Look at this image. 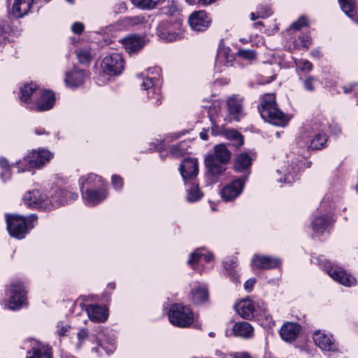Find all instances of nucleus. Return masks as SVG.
Listing matches in <instances>:
<instances>
[{"label": "nucleus", "instance_id": "nucleus-1", "mask_svg": "<svg viewBox=\"0 0 358 358\" xmlns=\"http://www.w3.org/2000/svg\"><path fill=\"white\" fill-rule=\"evenodd\" d=\"M259 110L262 117L273 125L285 127L290 120L287 114L277 107L273 94L263 96Z\"/></svg>", "mask_w": 358, "mask_h": 358}, {"label": "nucleus", "instance_id": "nucleus-2", "mask_svg": "<svg viewBox=\"0 0 358 358\" xmlns=\"http://www.w3.org/2000/svg\"><path fill=\"white\" fill-rule=\"evenodd\" d=\"M5 294L7 299L5 301L4 305L8 309L19 310L27 304V288L20 280H14L10 282L6 287Z\"/></svg>", "mask_w": 358, "mask_h": 358}, {"label": "nucleus", "instance_id": "nucleus-3", "mask_svg": "<svg viewBox=\"0 0 358 358\" xmlns=\"http://www.w3.org/2000/svg\"><path fill=\"white\" fill-rule=\"evenodd\" d=\"M96 296L93 294L81 295L74 302V308L85 310L89 319L94 322H104L108 317V310L106 306L94 305Z\"/></svg>", "mask_w": 358, "mask_h": 358}, {"label": "nucleus", "instance_id": "nucleus-4", "mask_svg": "<svg viewBox=\"0 0 358 358\" xmlns=\"http://www.w3.org/2000/svg\"><path fill=\"white\" fill-rule=\"evenodd\" d=\"M171 324L180 328H187L194 324L196 320L192 310L182 303L173 304L168 313Z\"/></svg>", "mask_w": 358, "mask_h": 358}, {"label": "nucleus", "instance_id": "nucleus-5", "mask_svg": "<svg viewBox=\"0 0 358 358\" xmlns=\"http://www.w3.org/2000/svg\"><path fill=\"white\" fill-rule=\"evenodd\" d=\"M52 157L53 154L45 149L33 150L24 159L26 168L22 171H29L30 169L34 168H41L44 164L49 162Z\"/></svg>", "mask_w": 358, "mask_h": 358}, {"label": "nucleus", "instance_id": "nucleus-6", "mask_svg": "<svg viewBox=\"0 0 358 358\" xmlns=\"http://www.w3.org/2000/svg\"><path fill=\"white\" fill-rule=\"evenodd\" d=\"M7 229L10 236L22 238L28 233L25 217L19 215H6Z\"/></svg>", "mask_w": 358, "mask_h": 358}, {"label": "nucleus", "instance_id": "nucleus-7", "mask_svg": "<svg viewBox=\"0 0 358 358\" xmlns=\"http://www.w3.org/2000/svg\"><path fill=\"white\" fill-rule=\"evenodd\" d=\"M23 200L28 207L50 210L49 200H48V198L45 199L39 190L34 189L27 192L24 194Z\"/></svg>", "mask_w": 358, "mask_h": 358}, {"label": "nucleus", "instance_id": "nucleus-8", "mask_svg": "<svg viewBox=\"0 0 358 358\" xmlns=\"http://www.w3.org/2000/svg\"><path fill=\"white\" fill-rule=\"evenodd\" d=\"M103 71L110 76L121 73L124 69V62L122 57L117 53H113L103 58L101 62Z\"/></svg>", "mask_w": 358, "mask_h": 358}, {"label": "nucleus", "instance_id": "nucleus-9", "mask_svg": "<svg viewBox=\"0 0 358 358\" xmlns=\"http://www.w3.org/2000/svg\"><path fill=\"white\" fill-rule=\"evenodd\" d=\"M245 180L246 176L241 177L224 187L221 192L222 199L230 201L238 197L243 191Z\"/></svg>", "mask_w": 358, "mask_h": 358}, {"label": "nucleus", "instance_id": "nucleus-10", "mask_svg": "<svg viewBox=\"0 0 358 358\" xmlns=\"http://www.w3.org/2000/svg\"><path fill=\"white\" fill-rule=\"evenodd\" d=\"M141 87L148 92V99L155 106L162 103V95L160 87L155 83V79L146 78L141 83Z\"/></svg>", "mask_w": 358, "mask_h": 358}, {"label": "nucleus", "instance_id": "nucleus-11", "mask_svg": "<svg viewBox=\"0 0 358 358\" xmlns=\"http://www.w3.org/2000/svg\"><path fill=\"white\" fill-rule=\"evenodd\" d=\"M210 22V17L204 10L195 11L189 17L190 27L196 31H205Z\"/></svg>", "mask_w": 358, "mask_h": 358}, {"label": "nucleus", "instance_id": "nucleus-12", "mask_svg": "<svg viewBox=\"0 0 358 358\" xmlns=\"http://www.w3.org/2000/svg\"><path fill=\"white\" fill-rule=\"evenodd\" d=\"M313 341L317 346L322 350L336 351L337 345L333 336L322 331H317L313 334Z\"/></svg>", "mask_w": 358, "mask_h": 358}, {"label": "nucleus", "instance_id": "nucleus-13", "mask_svg": "<svg viewBox=\"0 0 358 358\" xmlns=\"http://www.w3.org/2000/svg\"><path fill=\"white\" fill-rule=\"evenodd\" d=\"M38 98L35 102L34 109L36 111H45L51 109L55 105V96L52 91L40 90L37 92Z\"/></svg>", "mask_w": 358, "mask_h": 358}, {"label": "nucleus", "instance_id": "nucleus-14", "mask_svg": "<svg viewBox=\"0 0 358 358\" xmlns=\"http://www.w3.org/2000/svg\"><path fill=\"white\" fill-rule=\"evenodd\" d=\"M236 312L243 318L250 320L257 316L259 308L257 302L249 299H245L235 306Z\"/></svg>", "mask_w": 358, "mask_h": 358}, {"label": "nucleus", "instance_id": "nucleus-15", "mask_svg": "<svg viewBox=\"0 0 358 358\" xmlns=\"http://www.w3.org/2000/svg\"><path fill=\"white\" fill-rule=\"evenodd\" d=\"M179 169L185 181L192 180L198 174V161L195 158L185 159L180 164Z\"/></svg>", "mask_w": 358, "mask_h": 358}, {"label": "nucleus", "instance_id": "nucleus-16", "mask_svg": "<svg viewBox=\"0 0 358 358\" xmlns=\"http://www.w3.org/2000/svg\"><path fill=\"white\" fill-rule=\"evenodd\" d=\"M301 330V326L296 322H285L280 329V338L285 342L291 343L295 341Z\"/></svg>", "mask_w": 358, "mask_h": 358}, {"label": "nucleus", "instance_id": "nucleus-17", "mask_svg": "<svg viewBox=\"0 0 358 358\" xmlns=\"http://www.w3.org/2000/svg\"><path fill=\"white\" fill-rule=\"evenodd\" d=\"M251 266L256 268H273L280 267L282 261L276 257L255 255L252 259Z\"/></svg>", "mask_w": 358, "mask_h": 358}, {"label": "nucleus", "instance_id": "nucleus-18", "mask_svg": "<svg viewBox=\"0 0 358 358\" xmlns=\"http://www.w3.org/2000/svg\"><path fill=\"white\" fill-rule=\"evenodd\" d=\"M227 105L231 118L236 121H239L243 116V99L238 95L234 94L228 98Z\"/></svg>", "mask_w": 358, "mask_h": 358}, {"label": "nucleus", "instance_id": "nucleus-19", "mask_svg": "<svg viewBox=\"0 0 358 358\" xmlns=\"http://www.w3.org/2000/svg\"><path fill=\"white\" fill-rule=\"evenodd\" d=\"M327 274L336 282L350 287L356 285V278L347 270H326Z\"/></svg>", "mask_w": 358, "mask_h": 358}, {"label": "nucleus", "instance_id": "nucleus-20", "mask_svg": "<svg viewBox=\"0 0 358 358\" xmlns=\"http://www.w3.org/2000/svg\"><path fill=\"white\" fill-rule=\"evenodd\" d=\"M126 51L131 54L136 52L145 45L144 38L138 35H130L120 41Z\"/></svg>", "mask_w": 358, "mask_h": 358}, {"label": "nucleus", "instance_id": "nucleus-21", "mask_svg": "<svg viewBox=\"0 0 358 358\" xmlns=\"http://www.w3.org/2000/svg\"><path fill=\"white\" fill-rule=\"evenodd\" d=\"M81 192L88 191L89 189H99L105 187L101 177L94 173H90L80 180Z\"/></svg>", "mask_w": 358, "mask_h": 358}, {"label": "nucleus", "instance_id": "nucleus-22", "mask_svg": "<svg viewBox=\"0 0 358 358\" xmlns=\"http://www.w3.org/2000/svg\"><path fill=\"white\" fill-rule=\"evenodd\" d=\"M86 203L95 206L103 201L107 196V192L105 187L99 189H89L88 191L82 193Z\"/></svg>", "mask_w": 358, "mask_h": 358}, {"label": "nucleus", "instance_id": "nucleus-23", "mask_svg": "<svg viewBox=\"0 0 358 358\" xmlns=\"http://www.w3.org/2000/svg\"><path fill=\"white\" fill-rule=\"evenodd\" d=\"M157 34L159 38L166 41H176L178 36V34L173 31L169 22L166 20L161 21L158 24Z\"/></svg>", "mask_w": 358, "mask_h": 358}, {"label": "nucleus", "instance_id": "nucleus-24", "mask_svg": "<svg viewBox=\"0 0 358 358\" xmlns=\"http://www.w3.org/2000/svg\"><path fill=\"white\" fill-rule=\"evenodd\" d=\"M86 77L85 71L75 68L72 71L66 73L65 82L71 87H78L83 84Z\"/></svg>", "mask_w": 358, "mask_h": 358}, {"label": "nucleus", "instance_id": "nucleus-25", "mask_svg": "<svg viewBox=\"0 0 358 358\" xmlns=\"http://www.w3.org/2000/svg\"><path fill=\"white\" fill-rule=\"evenodd\" d=\"M257 307L259 308L256 316L257 320L261 321L262 322V325L265 327H273L275 325V321L268 313L267 306L265 303L262 301H257Z\"/></svg>", "mask_w": 358, "mask_h": 358}, {"label": "nucleus", "instance_id": "nucleus-26", "mask_svg": "<svg viewBox=\"0 0 358 358\" xmlns=\"http://www.w3.org/2000/svg\"><path fill=\"white\" fill-rule=\"evenodd\" d=\"M97 343L108 355L113 353L116 349L115 336L108 332L99 334Z\"/></svg>", "mask_w": 358, "mask_h": 358}, {"label": "nucleus", "instance_id": "nucleus-27", "mask_svg": "<svg viewBox=\"0 0 358 358\" xmlns=\"http://www.w3.org/2000/svg\"><path fill=\"white\" fill-rule=\"evenodd\" d=\"M48 203L50 205V210L52 208H58L60 206L68 203L67 189L58 188L54 191V193L48 198Z\"/></svg>", "mask_w": 358, "mask_h": 358}, {"label": "nucleus", "instance_id": "nucleus-28", "mask_svg": "<svg viewBox=\"0 0 358 358\" xmlns=\"http://www.w3.org/2000/svg\"><path fill=\"white\" fill-rule=\"evenodd\" d=\"M233 332L236 336L250 338L254 335V329L248 322H239L234 324Z\"/></svg>", "mask_w": 358, "mask_h": 358}, {"label": "nucleus", "instance_id": "nucleus-29", "mask_svg": "<svg viewBox=\"0 0 358 358\" xmlns=\"http://www.w3.org/2000/svg\"><path fill=\"white\" fill-rule=\"evenodd\" d=\"M27 358H52L51 348L38 343L27 352Z\"/></svg>", "mask_w": 358, "mask_h": 358}, {"label": "nucleus", "instance_id": "nucleus-30", "mask_svg": "<svg viewBox=\"0 0 358 358\" xmlns=\"http://www.w3.org/2000/svg\"><path fill=\"white\" fill-rule=\"evenodd\" d=\"M252 164V158L248 153H241L237 156L235 159L234 167L237 172H247L246 177L248 176L250 169Z\"/></svg>", "mask_w": 358, "mask_h": 358}, {"label": "nucleus", "instance_id": "nucleus-31", "mask_svg": "<svg viewBox=\"0 0 358 358\" xmlns=\"http://www.w3.org/2000/svg\"><path fill=\"white\" fill-rule=\"evenodd\" d=\"M332 222V218L327 215L315 217L312 222L313 230L316 234H322Z\"/></svg>", "mask_w": 358, "mask_h": 358}, {"label": "nucleus", "instance_id": "nucleus-32", "mask_svg": "<svg viewBox=\"0 0 358 358\" xmlns=\"http://www.w3.org/2000/svg\"><path fill=\"white\" fill-rule=\"evenodd\" d=\"M31 6V0H15L12 13L17 18L22 17L29 12Z\"/></svg>", "mask_w": 358, "mask_h": 358}, {"label": "nucleus", "instance_id": "nucleus-33", "mask_svg": "<svg viewBox=\"0 0 358 358\" xmlns=\"http://www.w3.org/2000/svg\"><path fill=\"white\" fill-rule=\"evenodd\" d=\"M205 164L208 167L209 173L215 178L221 176L226 170L225 164H221L215 161L213 157H207L205 159Z\"/></svg>", "mask_w": 358, "mask_h": 358}, {"label": "nucleus", "instance_id": "nucleus-34", "mask_svg": "<svg viewBox=\"0 0 358 358\" xmlns=\"http://www.w3.org/2000/svg\"><path fill=\"white\" fill-rule=\"evenodd\" d=\"M213 255L210 252H203V249L199 248L190 254L187 261L188 265L193 266L199 262H210L213 259Z\"/></svg>", "mask_w": 358, "mask_h": 358}, {"label": "nucleus", "instance_id": "nucleus-35", "mask_svg": "<svg viewBox=\"0 0 358 358\" xmlns=\"http://www.w3.org/2000/svg\"><path fill=\"white\" fill-rule=\"evenodd\" d=\"M208 157H213L215 161L221 164H227L230 159L231 152L224 145L219 144L215 147V154Z\"/></svg>", "mask_w": 358, "mask_h": 358}, {"label": "nucleus", "instance_id": "nucleus-36", "mask_svg": "<svg viewBox=\"0 0 358 358\" xmlns=\"http://www.w3.org/2000/svg\"><path fill=\"white\" fill-rule=\"evenodd\" d=\"M192 301L195 304H201L208 299V292L205 286L198 285L191 292Z\"/></svg>", "mask_w": 358, "mask_h": 358}, {"label": "nucleus", "instance_id": "nucleus-37", "mask_svg": "<svg viewBox=\"0 0 358 358\" xmlns=\"http://www.w3.org/2000/svg\"><path fill=\"white\" fill-rule=\"evenodd\" d=\"M279 174H284L283 179L282 178H280V182H284L285 183H292L295 180V178L297 176L298 168L296 166H291L290 169L287 168L284 169L283 168L281 170H278Z\"/></svg>", "mask_w": 358, "mask_h": 358}, {"label": "nucleus", "instance_id": "nucleus-38", "mask_svg": "<svg viewBox=\"0 0 358 358\" xmlns=\"http://www.w3.org/2000/svg\"><path fill=\"white\" fill-rule=\"evenodd\" d=\"M36 92H38L36 90V86L34 83L26 84L23 87L20 88V99L24 103H28L30 99L31 95Z\"/></svg>", "mask_w": 358, "mask_h": 358}, {"label": "nucleus", "instance_id": "nucleus-39", "mask_svg": "<svg viewBox=\"0 0 358 358\" xmlns=\"http://www.w3.org/2000/svg\"><path fill=\"white\" fill-rule=\"evenodd\" d=\"M188 142L182 141L176 145H173L170 148V154L173 157H180L184 155L189 147Z\"/></svg>", "mask_w": 358, "mask_h": 358}, {"label": "nucleus", "instance_id": "nucleus-40", "mask_svg": "<svg viewBox=\"0 0 358 358\" xmlns=\"http://www.w3.org/2000/svg\"><path fill=\"white\" fill-rule=\"evenodd\" d=\"M327 141V136L325 134H317L311 141L309 148L311 150H321Z\"/></svg>", "mask_w": 358, "mask_h": 358}, {"label": "nucleus", "instance_id": "nucleus-41", "mask_svg": "<svg viewBox=\"0 0 358 358\" xmlns=\"http://www.w3.org/2000/svg\"><path fill=\"white\" fill-rule=\"evenodd\" d=\"M203 196V194L199 189V185L196 183H192L188 189L187 199L189 202H194L199 200Z\"/></svg>", "mask_w": 358, "mask_h": 358}, {"label": "nucleus", "instance_id": "nucleus-42", "mask_svg": "<svg viewBox=\"0 0 358 358\" xmlns=\"http://www.w3.org/2000/svg\"><path fill=\"white\" fill-rule=\"evenodd\" d=\"M136 6L143 9L154 8L161 0H131Z\"/></svg>", "mask_w": 358, "mask_h": 358}, {"label": "nucleus", "instance_id": "nucleus-43", "mask_svg": "<svg viewBox=\"0 0 358 358\" xmlns=\"http://www.w3.org/2000/svg\"><path fill=\"white\" fill-rule=\"evenodd\" d=\"M226 136L229 140L234 141V145L236 147H241L243 145V136L236 130L227 131Z\"/></svg>", "mask_w": 358, "mask_h": 358}, {"label": "nucleus", "instance_id": "nucleus-44", "mask_svg": "<svg viewBox=\"0 0 358 358\" xmlns=\"http://www.w3.org/2000/svg\"><path fill=\"white\" fill-rule=\"evenodd\" d=\"M343 12L352 17L354 15L355 2L353 0H338Z\"/></svg>", "mask_w": 358, "mask_h": 358}, {"label": "nucleus", "instance_id": "nucleus-45", "mask_svg": "<svg viewBox=\"0 0 358 358\" xmlns=\"http://www.w3.org/2000/svg\"><path fill=\"white\" fill-rule=\"evenodd\" d=\"M79 62L83 64H88L92 58V53L88 49L80 50L77 53Z\"/></svg>", "mask_w": 358, "mask_h": 358}, {"label": "nucleus", "instance_id": "nucleus-46", "mask_svg": "<svg viewBox=\"0 0 358 358\" xmlns=\"http://www.w3.org/2000/svg\"><path fill=\"white\" fill-rule=\"evenodd\" d=\"M311 44V39L307 35H301L294 42L296 48H308Z\"/></svg>", "mask_w": 358, "mask_h": 358}, {"label": "nucleus", "instance_id": "nucleus-47", "mask_svg": "<svg viewBox=\"0 0 358 358\" xmlns=\"http://www.w3.org/2000/svg\"><path fill=\"white\" fill-rule=\"evenodd\" d=\"M312 262H314V264L318 266L319 267L324 268H333V267L334 266V264L330 262L324 256L315 257L312 259Z\"/></svg>", "mask_w": 358, "mask_h": 358}, {"label": "nucleus", "instance_id": "nucleus-48", "mask_svg": "<svg viewBox=\"0 0 358 358\" xmlns=\"http://www.w3.org/2000/svg\"><path fill=\"white\" fill-rule=\"evenodd\" d=\"M0 166L3 169L1 177L3 180L8 179L10 177V166L8 160L5 158H0Z\"/></svg>", "mask_w": 358, "mask_h": 358}, {"label": "nucleus", "instance_id": "nucleus-49", "mask_svg": "<svg viewBox=\"0 0 358 358\" xmlns=\"http://www.w3.org/2000/svg\"><path fill=\"white\" fill-rule=\"evenodd\" d=\"M238 55L244 59L250 61L255 59L257 57V54L255 50L244 49L239 50L238 52Z\"/></svg>", "mask_w": 358, "mask_h": 358}, {"label": "nucleus", "instance_id": "nucleus-50", "mask_svg": "<svg viewBox=\"0 0 358 358\" xmlns=\"http://www.w3.org/2000/svg\"><path fill=\"white\" fill-rule=\"evenodd\" d=\"M70 329L71 326L68 323L60 321L57 324V334L59 336H66Z\"/></svg>", "mask_w": 358, "mask_h": 358}, {"label": "nucleus", "instance_id": "nucleus-51", "mask_svg": "<svg viewBox=\"0 0 358 358\" xmlns=\"http://www.w3.org/2000/svg\"><path fill=\"white\" fill-rule=\"evenodd\" d=\"M147 19L144 16H134L127 18V22L131 25H138L144 24L147 22Z\"/></svg>", "mask_w": 358, "mask_h": 358}, {"label": "nucleus", "instance_id": "nucleus-52", "mask_svg": "<svg viewBox=\"0 0 358 358\" xmlns=\"http://www.w3.org/2000/svg\"><path fill=\"white\" fill-rule=\"evenodd\" d=\"M300 80H302L303 83V86L306 90H308L310 92H313L315 90V87L313 85V83L315 81V78L313 76H309L307 78L302 79L301 77H300Z\"/></svg>", "mask_w": 358, "mask_h": 358}, {"label": "nucleus", "instance_id": "nucleus-53", "mask_svg": "<svg viewBox=\"0 0 358 358\" xmlns=\"http://www.w3.org/2000/svg\"><path fill=\"white\" fill-rule=\"evenodd\" d=\"M112 184L116 189H121L123 187V178L119 175H113L112 176Z\"/></svg>", "mask_w": 358, "mask_h": 358}, {"label": "nucleus", "instance_id": "nucleus-54", "mask_svg": "<svg viewBox=\"0 0 358 358\" xmlns=\"http://www.w3.org/2000/svg\"><path fill=\"white\" fill-rule=\"evenodd\" d=\"M297 66L301 71H311L313 69V64L311 62H310L308 60L306 59H301L297 63Z\"/></svg>", "mask_w": 358, "mask_h": 358}, {"label": "nucleus", "instance_id": "nucleus-55", "mask_svg": "<svg viewBox=\"0 0 358 358\" xmlns=\"http://www.w3.org/2000/svg\"><path fill=\"white\" fill-rule=\"evenodd\" d=\"M77 337L78 340V343L77 345L78 348H80L82 345L83 342L88 338V332L86 329H80L78 334Z\"/></svg>", "mask_w": 358, "mask_h": 358}, {"label": "nucleus", "instance_id": "nucleus-56", "mask_svg": "<svg viewBox=\"0 0 358 358\" xmlns=\"http://www.w3.org/2000/svg\"><path fill=\"white\" fill-rule=\"evenodd\" d=\"M257 13L261 18H266L271 15L272 11L270 8L265 6H259L257 10Z\"/></svg>", "mask_w": 358, "mask_h": 358}, {"label": "nucleus", "instance_id": "nucleus-57", "mask_svg": "<svg viewBox=\"0 0 358 358\" xmlns=\"http://www.w3.org/2000/svg\"><path fill=\"white\" fill-rule=\"evenodd\" d=\"M307 23L306 19L303 17H300L297 21L293 22L290 26L291 29L299 30Z\"/></svg>", "mask_w": 358, "mask_h": 358}, {"label": "nucleus", "instance_id": "nucleus-58", "mask_svg": "<svg viewBox=\"0 0 358 358\" xmlns=\"http://www.w3.org/2000/svg\"><path fill=\"white\" fill-rule=\"evenodd\" d=\"M84 24L81 22H76L71 26L72 31L76 34H80L84 30Z\"/></svg>", "mask_w": 358, "mask_h": 358}, {"label": "nucleus", "instance_id": "nucleus-59", "mask_svg": "<svg viewBox=\"0 0 358 358\" xmlns=\"http://www.w3.org/2000/svg\"><path fill=\"white\" fill-rule=\"evenodd\" d=\"M222 53L219 52L218 55H217V62H217H220V64L223 63L224 66H229L231 65V62H233L234 60V57L232 55L231 56H228L226 58V61H222Z\"/></svg>", "mask_w": 358, "mask_h": 358}, {"label": "nucleus", "instance_id": "nucleus-60", "mask_svg": "<svg viewBox=\"0 0 358 358\" xmlns=\"http://www.w3.org/2000/svg\"><path fill=\"white\" fill-rule=\"evenodd\" d=\"M232 358H253L247 352H237L229 355Z\"/></svg>", "mask_w": 358, "mask_h": 358}, {"label": "nucleus", "instance_id": "nucleus-61", "mask_svg": "<svg viewBox=\"0 0 358 358\" xmlns=\"http://www.w3.org/2000/svg\"><path fill=\"white\" fill-rule=\"evenodd\" d=\"M256 282V279L255 278H252L248 279L244 283V288L246 291L250 292Z\"/></svg>", "mask_w": 358, "mask_h": 358}, {"label": "nucleus", "instance_id": "nucleus-62", "mask_svg": "<svg viewBox=\"0 0 358 358\" xmlns=\"http://www.w3.org/2000/svg\"><path fill=\"white\" fill-rule=\"evenodd\" d=\"M25 220L27 222V226H30L31 228H33L34 226L31 225V223L37 220V216H36L34 214L30 215L29 217L25 218Z\"/></svg>", "mask_w": 358, "mask_h": 358}, {"label": "nucleus", "instance_id": "nucleus-63", "mask_svg": "<svg viewBox=\"0 0 358 358\" xmlns=\"http://www.w3.org/2000/svg\"><path fill=\"white\" fill-rule=\"evenodd\" d=\"M78 197V194L67 190L68 202L71 201H75Z\"/></svg>", "mask_w": 358, "mask_h": 358}, {"label": "nucleus", "instance_id": "nucleus-64", "mask_svg": "<svg viewBox=\"0 0 358 358\" xmlns=\"http://www.w3.org/2000/svg\"><path fill=\"white\" fill-rule=\"evenodd\" d=\"M115 289V284L113 282L108 283L106 289V293L110 294V293Z\"/></svg>", "mask_w": 358, "mask_h": 358}]
</instances>
